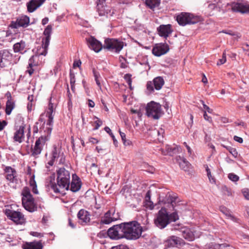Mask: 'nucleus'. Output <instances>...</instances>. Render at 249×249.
<instances>
[{"label": "nucleus", "mask_w": 249, "mask_h": 249, "mask_svg": "<svg viewBox=\"0 0 249 249\" xmlns=\"http://www.w3.org/2000/svg\"><path fill=\"white\" fill-rule=\"evenodd\" d=\"M52 29V25H48L44 30L43 34L45 37L42 39V41L45 43L46 45H49Z\"/></svg>", "instance_id": "29"}, {"label": "nucleus", "mask_w": 249, "mask_h": 249, "mask_svg": "<svg viewBox=\"0 0 249 249\" xmlns=\"http://www.w3.org/2000/svg\"><path fill=\"white\" fill-rule=\"evenodd\" d=\"M114 210H109L104 215L103 217L101 218V223L105 224H108L117 220V218L114 217Z\"/></svg>", "instance_id": "22"}, {"label": "nucleus", "mask_w": 249, "mask_h": 249, "mask_svg": "<svg viewBox=\"0 0 249 249\" xmlns=\"http://www.w3.org/2000/svg\"><path fill=\"white\" fill-rule=\"evenodd\" d=\"M29 182L30 186L32 187L33 192L36 194H37L38 193V192L37 189V185L35 180L34 175L32 176Z\"/></svg>", "instance_id": "38"}, {"label": "nucleus", "mask_w": 249, "mask_h": 249, "mask_svg": "<svg viewBox=\"0 0 249 249\" xmlns=\"http://www.w3.org/2000/svg\"><path fill=\"white\" fill-rule=\"evenodd\" d=\"M105 130L109 134V135L112 137V138H114V135L112 133L111 129L108 127H105Z\"/></svg>", "instance_id": "57"}, {"label": "nucleus", "mask_w": 249, "mask_h": 249, "mask_svg": "<svg viewBox=\"0 0 249 249\" xmlns=\"http://www.w3.org/2000/svg\"><path fill=\"white\" fill-rule=\"evenodd\" d=\"M220 211L223 213L228 218L230 219L232 221L239 223V219L233 216L231 212L226 207H221L220 208Z\"/></svg>", "instance_id": "34"}, {"label": "nucleus", "mask_w": 249, "mask_h": 249, "mask_svg": "<svg viewBox=\"0 0 249 249\" xmlns=\"http://www.w3.org/2000/svg\"><path fill=\"white\" fill-rule=\"evenodd\" d=\"M226 61V54L225 52H223L222 55V58L219 59L217 62V65H221L222 64H224Z\"/></svg>", "instance_id": "45"}, {"label": "nucleus", "mask_w": 249, "mask_h": 249, "mask_svg": "<svg viewBox=\"0 0 249 249\" xmlns=\"http://www.w3.org/2000/svg\"><path fill=\"white\" fill-rule=\"evenodd\" d=\"M243 50L246 52V54L249 56V45L245 44L243 47Z\"/></svg>", "instance_id": "55"}, {"label": "nucleus", "mask_w": 249, "mask_h": 249, "mask_svg": "<svg viewBox=\"0 0 249 249\" xmlns=\"http://www.w3.org/2000/svg\"><path fill=\"white\" fill-rule=\"evenodd\" d=\"M228 178L231 181L233 182L237 181L239 180V177L233 174V173H230L228 175Z\"/></svg>", "instance_id": "44"}, {"label": "nucleus", "mask_w": 249, "mask_h": 249, "mask_svg": "<svg viewBox=\"0 0 249 249\" xmlns=\"http://www.w3.org/2000/svg\"><path fill=\"white\" fill-rule=\"evenodd\" d=\"M213 3H210L208 5V8L211 10L214 9L216 7H217L216 4L214 2H213Z\"/></svg>", "instance_id": "59"}, {"label": "nucleus", "mask_w": 249, "mask_h": 249, "mask_svg": "<svg viewBox=\"0 0 249 249\" xmlns=\"http://www.w3.org/2000/svg\"><path fill=\"white\" fill-rule=\"evenodd\" d=\"M15 107V103L13 100H7L6 105L5 112L7 115H9L12 110Z\"/></svg>", "instance_id": "37"}, {"label": "nucleus", "mask_w": 249, "mask_h": 249, "mask_svg": "<svg viewBox=\"0 0 249 249\" xmlns=\"http://www.w3.org/2000/svg\"><path fill=\"white\" fill-rule=\"evenodd\" d=\"M10 57V54L8 51L3 50L0 51V67H3L8 58Z\"/></svg>", "instance_id": "31"}, {"label": "nucleus", "mask_w": 249, "mask_h": 249, "mask_svg": "<svg viewBox=\"0 0 249 249\" xmlns=\"http://www.w3.org/2000/svg\"><path fill=\"white\" fill-rule=\"evenodd\" d=\"M203 116L206 120L209 122H211L212 121V118L207 114L206 111L204 112Z\"/></svg>", "instance_id": "61"}, {"label": "nucleus", "mask_w": 249, "mask_h": 249, "mask_svg": "<svg viewBox=\"0 0 249 249\" xmlns=\"http://www.w3.org/2000/svg\"><path fill=\"white\" fill-rule=\"evenodd\" d=\"M30 234L33 236L35 237H42V234L41 233L36 232V231H31L30 232Z\"/></svg>", "instance_id": "56"}, {"label": "nucleus", "mask_w": 249, "mask_h": 249, "mask_svg": "<svg viewBox=\"0 0 249 249\" xmlns=\"http://www.w3.org/2000/svg\"><path fill=\"white\" fill-rule=\"evenodd\" d=\"M55 109L54 105L50 100L46 110V116L48 118V119L46 124L44 123V125L41 128L45 132L47 133V135H50L52 130Z\"/></svg>", "instance_id": "5"}, {"label": "nucleus", "mask_w": 249, "mask_h": 249, "mask_svg": "<svg viewBox=\"0 0 249 249\" xmlns=\"http://www.w3.org/2000/svg\"><path fill=\"white\" fill-rule=\"evenodd\" d=\"M166 196L167 198V202L170 203L174 206V204H176L177 200L178 197L175 195L172 196L169 193L166 195Z\"/></svg>", "instance_id": "39"}, {"label": "nucleus", "mask_w": 249, "mask_h": 249, "mask_svg": "<svg viewBox=\"0 0 249 249\" xmlns=\"http://www.w3.org/2000/svg\"><path fill=\"white\" fill-rule=\"evenodd\" d=\"M29 18L26 16H23L17 19L16 22H12L11 26L14 28H17L18 27H27L29 23Z\"/></svg>", "instance_id": "18"}, {"label": "nucleus", "mask_w": 249, "mask_h": 249, "mask_svg": "<svg viewBox=\"0 0 249 249\" xmlns=\"http://www.w3.org/2000/svg\"><path fill=\"white\" fill-rule=\"evenodd\" d=\"M124 238L128 240H136L139 238L142 231L147 228L145 226L143 229L136 221L123 224Z\"/></svg>", "instance_id": "2"}, {"label": "nucleus", "mask_w": 249, "mask_h": 249, "mask_svg": "<svg viewBox=\"0 0 249 249\" xmlns=\"http://www.w3.org/2000/svg\"><path fill=\"white\" fill-rule=\"evenodd\" d=\"M231 9L233 11L241 13H249V5L239 2H233L231 4Z\"/></svg>", "instance_id": "17"}, {"label": "nucleus", "mask_w": 249, "mask_h": 249, "mask_svg": "<svg viewBox=\"0 0 249 249\" xmlns=\"http://www.w3.org/2000/svg\"><path fill=\"white\" fill-rule=\"evenodd\" d=\"M144 206L146 208H148L149 210H152V209H153V208L154 207L153 203L151 201H147V202H144Z\"/></svg>", "instance_id": "46"}, {"label": "nucleus", "mask_w": 249, "mask_h": 249, "mask_svg": "<svg viewBox=\"0 0 249 249\" xmlns=\"http://www.w3.org/2000/svg\"><path fill=\"white\" fill-rule=\"evenodd\" d=\"M5 214L8 218L16 224L21 225L25 223V219L24 215L20 212L16 211L10 209H6Z\"/></svg>", "instance_id": "9"}, {"label": "nucleus", "mask_w": 249, "mask_h": 249, "mask_svg": "<svg viewBox=\"0 0 249 249\" xmlns=\"http://www.w3.org/2000/svg\"><path fill=\"white\" fill-rule=\"evenodd\" d=\"M107 235L110 239L114 240L124 238L123 224L110 228L107 231Z\"/></svg>", "instance_id": "10"}, {"label": "nucleus", "mask_w": 249, "mask_h": 249, "mask_svg": "<svg viewBox=\"0 0 249 249\" xmlns=\"http://www.w3.org/2000/svg\"><path fill=\"white\" fill-rule=\"evenodd\" d=\"M146 110L147 115L154 119H159L162 114L161 105L154 101L147 105Z\"/></svg>", "instance_id": "7"}, {"label": "nucleus", "mask_w": 249, "mask_h": 249, "mask_svg": "<svg viewBox=\"0 0 249 249\" xmlns=\"http://www.w3.org/2000/svg\"><path fill=\"white\" fill-rule=\"evenodd\" d=\"M38 58L37 55H33L29 60V67H33L37 65L36 59Z\"/></svg>", "instance_id": "42"}, {"label": "nucleus", "mask_w": 249, "mask_h": 249, "mask_svg": "<svg viewBox=\"0 0 249 249\" xmlns=\"http://www.w3.org/2000/svg\"><path fill=\"white\" fill-rule=\"evenodd\" d=\"M89 142L92 143H97L99 142L96 139L92 137L89 138Z\"/></svg>", "instance_id": "63"}, {"label": "nucleus", "mask_w": 249, "mask_h": 249, "mask_svg": "<svg viewBox=\"0 0 249 249\" xmlns=\"http://www.w3.org/2000/svg\"><path fill=\"white\" fill-rule=\"evenodd\" d=\"M97 9L98 14L101 16H106L107 18L113 16L114 10L106 5V0H97Z\"/></svg>", "instance_id": "11"}, {"label": "nucleus", "mask_w": 249, "mask_h": 249, "mask_svg": "<svg viewBox=\"0 0 249 249\" xmlns=\"http://www.w3.org/2000/svg\"><path fill=\"white\" fill-rule=\"evenodd\" d=\"M81 187L80 178L76 175H72V181L71 184L70 190L73 192L78 191Z\"/></svg>", "instance_id": "21"}, {"label": "nucleus", "mask_w": 249, "mask_h": 249, "mask_svg": "<svg viewBox=\"0 0 249 249\" xmlns=\"http://www.w3.org/2000/svg\"><path fill=\"white\" fill-rule=\"evenodd\" d=\"M151 197V191L150 190L148 191L146 194L145 196V200L144 202H147L151 201L150 200Z\"/></svg>", "instance_id": "52"}, {"label": "nucleus", "mask_w": 249, "mask_h": 249, "mask_svg": "<svg viewBox=\"0 0 249 249\" xmlns=\"http://www.w3.org/2000/svg\"><path fill=\"white\" fill-rule=\"evenodd\" d=\"M4 174L6 178L11 182H14L17 180V172L15 169L11 167H5Z\"/></svg>", "instance_id": "19"}, {"label": "nucleus", "mask_w": 249, "mask_h": 249, "mask_svg": "<svg viewBox=\"0 0 249 249\" xmlns=\"http://www.w3.org/2000/svg\"><path fill=\"white\" fill-rule=\"evenodd\" d=\"M22 203L24 208L31 213L36 211L37 206L28 188H24L22 192Z\"/></svg>", "instance_id": "4"}, {"label": "nucleus", "mask_w": 249, "mask_h": 249, "mask_svg": "<svg viewBox=\"0 0 249 249\" xmlns=\"http://www.w3.org/2000/svg\"><path fill=\"white\" fill-rule=\"evenodd\" d=\"M44 0H32L27 4V9L29 12H33L39 7Z\"/></svg>", "instance_id": "25"}, {"label": "nucleus", "mask_w": 249, "mask_h": 249, "mask_svg": "<svg viewBox=\"0 0 249 249\" xmlns=\"http://www.w3.org/2000/svg\"><path fill=\"white\" fill-rule=\"evenodd\" d=\"M166 152H163L162 153L164 155H169L172 156L173 154L178 153L180 151L181 148L177 145H174L171 146L167 145L165 147Z\"/></svg>", "instance_id": "30"}, {"label": "nucleus", "mask_w": 249, "mask_h": 249, "mask_svg": "<svg viewBox=\"0 0 249 249\" xmlns=\"http://www.w3.org/2000/svg\"><path fill=\"white\" fill-rule=\"evenodd\" d=\"M177 20L179 25L184 26L197 23L199 21V18L190 13H182L177 17Z\"/></svg>", "instance_id": "8"}, {"label": "nucleus", "mask_w": 249, "mask_h": 249, "mask_svg": "<svg viewBox=\"0 0 249 249\" xmlns=\"http://www.w3.org/2000/svg\"><path fill=\"white\" fill-rule=\"evenodd\" d=\"M124 42L115 38H106L105 40L104 48L116 53H119L124 47Z\"/></svg>", "instance_id": "6"}, {"label": "nucleus", "mask_w": 249, "mask_h": 249, "mask_svg": "<svg viewBox=\"0 0 249 249\" xmlns=\"http://www.w3.org/2000/svg\"><path fill=\"white\" fill-rule=\"evenodd\" d=\"M43 246L40 241L26 243L24 249H42Z\"/></svg>", "instance_id": "32"}, {"label": "nucleus", "mask_w": 249, "mask_h": 249, "mask_svg": "<svg viewBox=\"0 0 249 249\" xmlns=\"http://www.w3.org/2000/svg\"><path fill=\"white\" fill-rule=\"evenodd\" d=\"M95 126L94 129H98L99 127L102 124V122L101 120L96 118V120L94 121Z\"/></svg>", "instance_id": "48"}, {"label": "nucleus", "mask_w": 249, "mask_h": 249, "mask_svg": "<svg viewBox=\"0 0 249 249\" xmlns=\"http://www.w3.org/2000/svg\"><path fill=\"white\" fill-rule=\"evenodd\" d=\"M120 136L122 138L123 143L125 146H129L132 144V142L131 141L129 140H127L126 139V135L124 133L121 131L120 130H119Z\"/></svg>", "instance_id": "40"}, {"label": "nucleus", "mask_w": 249, "mask_h": 249, "mask_svg": "<svg viewBox=\"0 0 249 249\" xmlns=\"http://www.w3.org/2000/svg\"><path fill=\"white\" fill-rule=\"evenodd\" d=\"M165 247L167 248L174 247L177 246H183L185 244V242L183 239L180 237L172 236L169 237L165 241Z\"/></svg>", "instance_id": "15"}, {"label": "nucleus", "mask_w": 249, "mask_h": 249, "mask_svg": "<svg viewBox=\"0 0 249 249\" xmlns=\"http://www.w3.org/2000/svg\"><path fill=\"white\" fill-rule=\"evenodd\" d=\"M93 73L94 74V76L95 78V80L96 81V84L97 85L98 87L101 89V84L100 82V79H101V76L98 72L96 71L95 70H93Z\"/></svg>", "instance_id": "41"}, {"label": "nucleus", "mask_w": 249, "mask_h": 249, "mask_svg": "<svg viewBox=\"0 0 249 249\" xmlns=\"http://www.w3.org/2000/svg\"><path fill=\"white\" fill-rule=\"evenodd\" d=\"M225 33H226L227 34L230 35L232 36H236V37L237 38H240L241 37V36H240V34L232 33L231 31H229V32H225Z\"/></svg>", "instance_id": "54"}, {"label": "nucleus", "mask_w": 249, "mask_h": 249, "mask_svg": "<svg viewBox=\"0 0 249 249\" xmlns=\"http://www.w3.org/2000/svg\"><path fill=\"white\" fill-rule=\"evenodd\" d=\"M48 186L55 193H62L70 188L71 174L69 171L64 168H60L57 171V184L54 181V176L51 177Z\"/></svg>", "instance_id": "1"}, {"label": "nucleus", "mask_w": 249, "mask_h": 249, "mask_svg": "<svg viewBox=\"0 0 249 249\" xmlns=\"http://www.w3.org/2000/svg\"><path fill=\"white\" fill-rule=\"evenodd\" d=\"M34 70L32 67L28 68V70L26 71V72L28 73L29 75L31 76L34 73Z\"/></svg>", "instance_id": "62"}, {"label": "nucleus", "mask_w": 249, "mask_h": 249, "mask_svg": "<svg viewBox=\"0 0 249 249\" xmlns=\"http://www.w3.org/2000/svg\"><path fill=\"white\" fill-rule=\"evenodd\" d=\"M160 3V0H145V4L151 9L159 6Z\"/></svg>", "instance_id": "36"}, {"label": "nucleus", "mask_w": 249, "mask_h": 249, "mask_svg": "<svg viewBox=\"0 0 249 249\" xmlns=\"http://www.w3.org/2000/svg\"><path fill=\"white\" fill-rule=\"evenodd\" d=\"M242 193L245 198L249 200V189L244 188L242 189Z\"/></svg>", "instance_id": "47"}, {"label": "nucleus", "mask_w": 249, "mask_h": 249, "mask_svg": "<svg viewBox=\"0 0 249 249\" xmlns=\"http://www.w3.org/2000/svg\"><path fill=\"white\" fill-rule=\"evenodd\" d=\"M49 45H46V43L42 41V45L37 48L36 54L37 57L40 55L45 56L47 53V50Z\"/></svg>", "instance_id": "35"}, {"label": "nucleus", "mask_w": 249, "mask_h": 249, "mask_svg": "<svg viewBox=\"0 0 249 249\" xmlns=\"http://www.w3.org/2000/svg\"><path fill=\"white\" fill-rule=\"evenodd\" d=\"M178 219L176 213L170 214L167 213L165 208H161L157 213L154 220V223L160 229H163L170 222H175Z\"/></svg>", "instance_id": "3"}, {"label": "nucleus", "mask_w": 249, "mask_h": 249, "mask_svg": "<svg viewBox=\"0 0 249 249\" xmlns=\"http://www.w3.org/2000/svg\"><path fill=\"white\" fill-rule=\"evenodd\" d=\"M176 160L182 169L185 171L189 170L190 164L185 158L178 156L176 157Z\"/></svg>", "instance_id": "28"}, {"label": "nucleus", "mask_w": 249, "mask_h": 249, "mask_svg": "<svg viewBox=\"0 0 249 249\" xmlns=\"http://www.w3.org/2000/svg\"><path fill=\"white\" fill-rule=\"evenodd\" d=\"M59 160H58V163L59 164H64L65 161V158L63 155V153H61V155L59 156Z\"/></svg>", "instance_id": "53"}, {"label": "nucleus", "mask_w": 249, "mask_h": 249, "mask_svg": "<svg viewBox=\"0 0 249 249\" xmlns=\"http://www.w3.org/2000/svg\"><path fill=\"white\" fill-rule=\"evenodd\" d=\"M77 217L82 223H88L90 221V214L88 211L83 209L79 211Z\"/></svg>", "instance_id": "26"}, {"label": "nucleus", "mask_w": 249, "mask_h": 249, "mask_svg": "<svg viewBox=\"0 0 249 249\" xmlns=\"http://www.w3.org/2000/svg\"><path fill=\"white\" fill-rule=\"evenodd\" d=\"M157 30L159 35L164 38H167L173 31L170 24L161 25L158 28Z\"/></svg>", "instance_id": "20"}, {"label": "nucleus", "mask_w": 249, "mask_h": 249, "mask_svg": "<svg viewBox=\"0 0 249 249\" xmlns=\"http://www.w3.org/2000/svg\"><path fill=\"white\" fill-rule=\"evenodd\" d=\"M61 155L60 148L54 145L52 152L51 160L48 162L47 164L50 166H52L55 160L57 161Z\"/></svg>", "instance_id": "24"}, {"label": "nucleus", "mask_w": 249, "mask_h": 249, "mask_svg": "<svg viewBox=\"0 0 249 249\" xmlns=\"http://www.w3.org/2000/svg\"><path fill=\"white\" fill-rule=\"evenodd\" d=\"M233 139L234 141H235L236 142H237L239 143H242L243 142V139L242 138L239 137L237 136H234L233 137Z\"/></svg>", "instance_id": "60"}, {"label": "nucleus", "mask_w": 249, "mask_h": 249, "mask_svg": "<svg viewBox=\"0 0 249 249\" xmlns=\"http://www.w3.org/2000/svg\"><path fill=\"white\" fill-rule=\"evenodd\" d=\"M24 125L22 124L19 126L18 128L16 129V131L14 133L13 139L15 141L21 143L23 142L24 138Z\"/></svg>", "instance_id": "23"}, {"label": "nucleus", "mask_w": 249, "mask_h": 249, "mask_svg": "<svg viewBox=\"0 0 249 249\" xmlns=\"http://www.w3.org/2000/svg\"><path fill=\"white\" fill-rule=\"evenodd\" d=\"M47 140L48 138L46 136L39 137L35 142L34 148L32 150V155L36 156L40 154L43 146Z\"/></svg>", "instance_id": "13"}, {"label": "nucleus", "mask_w": 249, "mask_h": 249, "mask_svg": "<svg viewBox=\"0 0 249 249\" xmlns=\"http://www.w3.org/2000/svg\"><path fill=\"white\" fill-rule=\"evenodd\" d=\"M201 102L202 103V104L203 105L204 109H205L206 110H207L209 113H212V109H211L208 106H207L205 104L204 101H201Z\"/></svg>", "instance_id": "51"}, {"label": "nucleus", "mask_w": 249, "mask_h": 249, "mask_svg": "<svg viewBox=\"0 0 249 249\" xmlns=\"http://www.w3.org/2000/svg\"><path fill=\"white\" fill-rule=\"evenodd\" d=\"M227 0H213L212 2L216 3L217 7L219 8H223L225 4H226Z\"/></svg>", "instance_id": "43"}, {"label": "nucleus", "mask_w": 249, "mask_h": 249, "mask_svg": "<svg viewBox=\"0 0 249 249\" xmlns=\"http://www.w3.org/2000/svg\"><path fill=\"white\" fill-rule=\"evenodd\" d=\"M86 40L89 47L96 53L99 52L104 48L101 43L94 37L90 36L86 38Z\"/></svg>", "instance_id": "16"}, {"label": "nucleus", "mask_w": 249, "mask_h": 249, "mask_svg": "<svg viewBox=\"0 0 249 249\" xmlns=\"http://www.w3.org/2000/svg\"><path fill=\"white\" fill-rule=\"evenodd\" d=\"M131 112L132 113L137 114L138 117H141L142 116V114L141 112L140 111V110L132 109L131 110Z\"/></svg>", "instance_id": "58"}, {"label": "nucleus", "mask_w": 249, "mask_h": 249, "mask_svg": "<svg viewBox=\"0 0 249 249\" xmlns=\"http://www.w3.org/2000/svg\"><path fill=\"white\" fill-rule=\"evenodd\" d=\"M14 50L16 53L20 52L22 53L26 52L25 42L21 41L14 45Z\"/></svg>", "instance_id": "33"}, {"label": "nucleus", "mask_w": 249, "mask_h": 249, "mask_svg": "<svg viewBox=\"0 0 249 249\" xmlns=\"http://www.w3.org/2000/svg\"><path fill=\"white\" fill-rule=\"evenodd\" d=\"M182 236L188 241H193L195 239V236L193 230L184 228L181 230Z\"/></svg>", "instance_id": "27"}, {"label": "nucleus", "mask_w": 249, "mask_h": 249, "mask_svg": "<svg viewBox=\"0 0 249 249\" xmlns=\"http://www.w3.org/2000/svg\"><path fill=\"white\" fill-rule=\"evenodd\" d=\"M234 158H237L238 156V152L236 149L234 148H232L229 152Z\"/></svg>", "instance_id": "50"}, {"label": "nucleus", "mask_w": 249, "mask_h": 249, "mask_svg": "<svg viewBox=\"0 0 249 249\" xmlns=\"http://www.w3.org/2000/svg\"><path fill=\"white\" fill-rule=\"evenodd\" d=\"M75 82V79L74 78V75L73 74H71V80H70L71 85H74Z\"/></svg>", "instance_id": "64"}, {"label": "nucleus", "mask_w": 249, "mask_h": 249, "mask_svg": "<svg viewBox=\"0 0 249 249\" xmlns=\"http://www.w3.org/2000/svg\"><path fill=\"white\" fill-rule=\"evenodd\" d=\"M111 249H129L128 247L124 245H119L117 246L113 247Z\"/></svg>", "instance_id": "49"}, {"label": "nucleus", "mask_w": 249, "mask_h": 249, "mask_svg": "<svg viewBox=\"0 0 249 249\" xmlns=\"http://www.w3.org/2000/svg\"><path fill=\"white\" fill-rule=\"evenodd\" d=\"M169 50V47L166 43H158L153 48L152 53L156 56H160L166 53Z\"/></svg>", "instance_id": "14"}, {"label": "nucleus", "mask_w": 249, "mask_h": 249, "mask_svg": "<svg viewBox=\"0 0 249 249\" xmlns=\"http://www.w3.org/2000/svg\"><path fill=\"white\" fill-rule=\"evenodd\" d=\"M164 84V81L162 77H157L154 79L152 82L148 81L147 83V89L150 92H153L154 89L159 90L161 89Z\"/></svg>", "instance_id": "12"}]
</instances>
